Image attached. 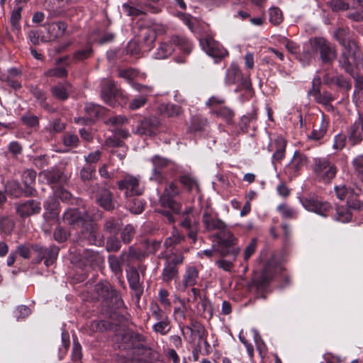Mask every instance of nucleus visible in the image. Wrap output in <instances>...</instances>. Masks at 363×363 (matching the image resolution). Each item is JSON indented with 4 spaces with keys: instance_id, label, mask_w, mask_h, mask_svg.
I'll list each match as a JSON object with an SVG mask.
<instances>
[{
    "instance_id": "62",
    "label": "nucleus",
    "mask_w": 363,
    "mask_h": 363,
    "mask_svg": "<svg viewBox=\"0 0 363 363\" xmlns=\"http://www.w3.org/2000/svg\"><path fill=\"white\" fill-rule=\"evenodd\" d=\"M131 86L133 89L140 93V96H145L147 98H148L153 91V86L135 82H131Z\"/></svg>"
},
{
    "instance_id": "26",
    "label": "nucleus",
    "mask_w": 363,
    "mask_h": 363,
    "mask_svg": "<svg viewBox=\"0 0 363 363\" xmlns=\"http://www.w3.org/2000/svg\"><path fill=\"white\" fill-rule=\"evenodd\" d=\"M126 252H123L119 256L114 255L108 257V262L111 272L116 276L119 277L123 272V266L128 260L125 257Z\"/></svg>"
},
{
    "instance_id": "12",
    "label": "nucleus",
    "mask_w": 363,
    "mask_h": 363,
    "mask_svg": "<svg viewBox=\"0 0 363 363\" xmlns=\"http://www.w3.org/2000/svg\"><path fill=\"white\" fill-rule=\"evenodd\" d=\"M144 337L133 331H127L121 335H116L115 341L118 349L126 350L127 354L135 348L140 341H144Z\"/></svg>"
},
{
    "instance_id": "4",
    "label": "nucleus",
    "mask_w": 363,
    "mask_h": 363,
    "mask_svg": "<svg viewBox=\"0 0 363 363\" xmlns=\"http://www.w3.org/2000/svg\"><path fill=\"white\" fill-rule=\"evenodd\" d=\"M150 162L152 164L150 179L158 184L166 182L169 170L173 172L177 169V165L173 161L158 155L152 157Z\"/></svg>"
},
{
    "instance_id": "1",
    "label": "nucleus",
    "mask_w": 363,
    "mask_h": 363,
    "mask_svg": "<svg viewBox=\"0 0 363 363\" xmlns=\"http://www.w3.org/2000/svg\"><path fill=\"white\" fill-rule=\"evenodd\" d=\"M208 226L211 230H217L216 233L209 236V238L216 244L212 245L213 250H206V256L211 257L213 251H218L220 256H233L235 260L241 250L240 247L236 246L238 239L223 220H216L215 223Z\"/></svg>"
},
{
    "instance_id": "61",
    "label": "nucleus",
    "mask_w": 363,
    "mask_h": 363,
    "mask_svg": "<svg viewBox=\"0 0 363 363\" xmlns=\"http://www.w3.org/2000/svg\"><path fill=\"white\" fill-rule=\"evenodd\" d=\"M111 323L107 320H93L90 324V328L94 332H104L111 328Z\"/></svg>"
},
{
    "instance_id": "34",
    "label": "nucleus",
    "mask_w": 363,
    "mask_h": 363,
    "mask_svg": "<svg viewBox=\"0 0 363 363\" xmlns=\"http://www.w3.org/2000/svg\"><path fill=\"white\" fill-rule=\"evenodd\" d=\"M328 122L325 119L324 116L321 118L319 126L314 125L311 133L308 136L309 139L318 141L323 138L328 130Z\"/></svg>"
},
{
    "instance_id": "47",
    "label": "nucleus",
    "mask_w": 363,
    "mask_h": 363,
    "mask_svg": "<svg viewBox=\"0 0 363 363\" xmlns=\"http://www.w3.org/2000/svg\"><path fill=\"white\" fill-rule=\"evenodd\" d=\"M180 181L189 191H195L196 194L200 193L197 182L191 176L183 175L181 177Z\"/></svg>"
},
{
    "instance_id": "15",
    "label": "nucleus",
    "mask_w": 363,
    "mask_h": 363,
    "mask_svg": "<svg viewBox=\"0 0 363 363\" xmlns=\"http://www.w3.org/2000/svg\"><path fill=\"white\" fill-rule=\"evenodd\" d=\"M179 189L171 182L167 185L163 194L160 197V203L162 206L169 208L174 213H179L180 207L179 203H176L173 198L178 195Z\"/></svg>"
},
{
    "instance_id": "45",
    "label": "nucleus",
    "mask_w": 363,
    "mask_h": 363,
    "mask_svg": "<svg viewBox=\"0 0 363 363\" xmlns=\"http://www.w3.org/2000/svg\"><path fill=\"white\" fill-rule=\"evenodd\" d=\"M121 225L122 223L120 219L110 218L106 220L104 225V230L108 233L116 234L120 230Z\"/></svg>"
},
{
    "instance_id": "52",
    "label": "nucleus",
    "mask_w": 363,
    "mask_h": 363,
    "mask_svg": "<svg viewBox=\"0 0 363 363\" xmlns=\"http://www.w3.org/2000/svg\"><path fill=\"white\" fill-rule=\"evenodd\" d=\"M326 5L333 11L339 12L350 9V5L345 0H329Z\"/></svg>"
},
{
    "instance_id": "3",
    "label": "nucleus",
    "mask_w": 363,
    "mask_h": 363,
    "mask_svg": "<svg viewBox=\"0 0 363 363\" xmlns=\"http://www.w3.org/2000/svg\"><path fill=\"white\" fill-rule=\"evenodd\" d=\"M312 171L316 181L329 184L335 177L337 167L328 157H316L313 161Z\"/></svg>"
},
{
    "instance_id": "2",
    "label": "nucleus",
    "mask_w": 363,
    "mask_h": 363,
    "mask_svg": "<svg viewBox=\"0 0 363 363\" xmlns=\"http://www.w3.org/2000/svg\"><path fill=\"white\" fill-rule=\"evenodd\" d=\"M338 64L347 74H352V71L359 70L363 67V55L357 43H352L342 47Z\"/></svg>"
},
{
    "instance_id": "53",
    "label": "nucleus",
    "mask_w": 363,
    "mask_h": 363,
    "mask_svg": "<svg viewBox=\"0 0 363 363\" xmlns=\"http://www.w3.org/2000/svg\"><path fill=\"white\" fill-rule=\"evenodd\" d=\"M355 175L363 183V155H357L352 161Z\"/></svg>"
},
{
    "instance_id": "20",
    "label": "nucleus",
    "mask_w": 363,
    "mask_h": 363,
    "mask_svg": "<svg viewBox=\"0 0 363 363\" xmlns=\"http://www.w3.org/2000/svg\"><path fill=\"white\" fill-rule=\"evenodd\" d=\"M44 28L47 34L43 37L42 42H48L62 36L67 29V24L63 21L52 22L45 25Z\"/></svg>"
},
{
    "instance_id": "13",
    "label": "nucleus",
    "mask_w": 363,
    "mask_h": 363,
    "mask_svg": "<svg viewBox=\"0 0 363 363\" xmlns=\"http://www.w3.org/2000/svg\"><path fill=\"white\" fill-rule=\"evenodd\" d=\"M119 189L124 191L126 196H133L143 194L144 188L140 184V178L130 174H125L118 182Z\"/></svg>"
},
{
    "instance_id": "63",
    "label": "nucleus",
    "mask_w": 363,
    "mask_h": 363,
    "mask_svg": "<svg viewBox=\"0 0 363 363\" xmlns=\"http://www.w3.org/2000/svg\"><path fill=\"white\" fill-rule=\"evenodd\" d=\"M147 100L145 96H137L130 101L128 107L130 110L139 109L147 104Z\"/></svg>"
},
{
    "instance_id": "39",
    "label": "nucleus",
    "mask_w": 363,
    "mask_h": 363,
    "mask_svg": "<svg viewBox=\"0 0 363 363\" xmlns=\"http://www.w3.org/2000/svg\"><path fill=\"white\" fill-rule=\"evenodd\" d=\"M30 92L42 107L48 111H52L51 107L46 103L47 96L44 91L38 87L33 86L30 89Z\"/></svg>"
},
{
    "instance_id": "38",
    "label": "nucleus",
    "mask_w": 363,
    "mask_h": 363,
    "mask_svg": "<svg viewBox=\"0 0 363 363\" xmlns=\"http://www.w3.org/2000/svg\"><path fill=\"white\" fill-rule=\"evenodd\" d=\"M140 35L143 43V46L147 50H150L152 48V43L156 39V34L155 31L150 28H144L141 30Z\"/></svg>"
},
{
    "instance_id": "33",
    "label": "nucleus",
    "mask_w": 363,
    "mask_h": 363,
    "mask_svg": "<svg viewBox=\"0 0 363 363\" xmlns=\"http://www.w3.org/2000/svg\"><path fill=\"white\" fill-rule=\"evenodd\" d=\"M98 203L105 210L110 211L114 208L112 194L107 189H103L97 195Z\"/></svg>"
},
{
    "instance_id": "28",
    "label": "nucleus",
    "mask_w": 363,
    "mask_h": 363,
    "mask_svg": "<svg viewBox=\"0 0 363 363\" xmlns=\"http://www.w3.org/2000/svg\"><path fill=\"white\" fill-rule=\"evenodd\" d=\"M122 9L128 16H138L141 14L145 13L146 11L151 12L152 13H157L161 11L158 6H153L150 4L146 5L145 11L135 7L130 3H124L122 6Z\"/></svg>"
},
{
    "instance_id": "32",
    "label": "nucleus",
    "mask_w": 363,
    "mask_h": 363,
    "mask_svg": "<svg viewBox=\"0 0 363 363\" xmlns=\"http://www.w3.org/2000/svg\"><path fill=\"white\" fill-rule=\"evenodd\" d=\"M308 95L313 96L315 101L323 105H327L333 100L330 93L328 91L321 92L319 89H315V83L313 82L312 87L308 91Z\"/></svg>"
},
{
    "instance_id": "31",
    "label": "nucleus",
    "mask_w": 363,
    "mask_h": 363,
    "mask_svg": "<svg viewBox=\"0 0 363 363\" xmlns=\"http://www.w3.org/2000/svg\"><path fill=\"white\" fill-rule=\"evenodd\" d=\"M52 94L57 99L65 101L68 99L71 84L67 82L59 83L50 89Z\"/></svg>"
},
{
    "instance_id": "22",
    "label": "nucleus",
    "mask_w": 363,
    "mask_h": 363,
    "mask_svg": "<svg viewBox=\"0 0 363 363\" xmlns=\"http://www.w3.org/2000/svg\"><path fill=\"white\" fill-rule=\"evenodd\" d=\"M117 94L118 89L114 82L111 79H104L101 88V96L103 101L106 104L113 106Z\"/></svg>"
},
{
    "instance_id": "41",
    "label": "nucleus",
    "mask_w": 363,
    "mask_h": 363,
    "mask_svg": "<svg viewBox=\"0 0 363 363\" xmlns=\"http://www.w3.org/2000/svg\"><path fill=\"white\" fill-rule=\"evenodd\" d=\"M147 257V253L145 251L135 247L133 246H130L128 248V252H126V259L129 262H132L133 260H138L140 261L143 259H145Z\"/></svg>"
},
{
    "instance_id": "60",
    "label": "nucleus",
    "mask_w": 363,
    "mask_h": 363,
    "mask_svg": "<svg viewBox=\"0 0 363 363\" xmlns=\"http://www.w3.org/2000/svg\"><path fill=\"white\" fill-rule=\"evenodd\" d=\"M138 74V71L133 68L123 69L118 72V76L127 80L130 85L131 82H134L133 79L137 78Z\"/></svg>"
},
{
    "instance_id": "42",
    "label": "nucleus",
    "mask_w": 363,
    "mask_h": 363,
    "mask_svg": "<svg viewBox=\"0 0 363 363\" xmlns=\"http://www.w3.org/2000/svg\"><path fill=\"white\" fill-rule=\"evenodd\" d=\"M216 220H221L218 218V213L213 209L208 201H206V230H211L208 226L215 223Z\"/></svg>"
},
{
    "instance_id": "44",
    "label": "nucleus",
    "mask_w": 363,
    "mask_h": 363,
    "mask_svg": "<svg viewBox=\"0 0 363 363\" xmlns=\"http://www.w3.org/2000/svg\"><path fill=\"white\" fill-rule=\"evenodd\" d=\"M21 8L18 7L11 12L10 21L13 33L18 36L21 33V26L19 21L21 18Z\"/></svg>"
},
{
    "instance_id": "21",
    "label": "nucleus",
    "mask_w": 363,
    "mask_h": 363,
    "mask_svg": "<svg viewBox=\"0 0 363 363\" xmlns=\"http://www.w3.org/2000/svg\"><path fill=\"white\" fill-rule=\"evenodd\" d=\"M16 213L21 218L29 217L40 213L41 205L35 200H28L16 205Z\"/></svg>"
},
{
    "instance_id": "56",
    "label": "nucleus",
    "mask_w": 363,
    "mask_h": 363,
    "mask_svg": "<svg viewBox=\"0 0 363 363\" xmlns=\"http://www.w3.org/2000/svg\"><path fill=\"white\" fill-rule=\"evenodd\" d=\"M27 36L33 45H38L40 41L42 42V38L45 37V35L43 34L42 28H33L28 32Z\"/></svg>"
},
{
    "instance_id": "37",
    "label": "nucleus",
    "mask_w": 363,
    "mask_h": 363,
    "mask_svg": "<svg viewBox=\"0 0 363 363\" xmlns=\"http://www.w3.org/2000/svg\"><path fill=\"white\" fill-rule=\"evenodd\" d=\"M184 239V236L181 235L179 231L174 228L172 235L165 240L164 245L166 249L171 252L174 246L180 243Z\"/></svg>"
},
{
    "instance_id": "51",
    "label": "nucleus",
    "mask_w": 363,
    "mask_h": 363,
    "mask_svg": "<svg viewBox=\"0 0 363 363\" xmlns=\"http://www.w3.org/2000/svg\"><path fill=\"white\" fill-rule=\"evenodd\" d=\"M276 150L273 154L272 159L277 161H281L285 154L286 142L283 138H279L274 141Z\"/></svg>"
},
{
    "instance_id": "24",
    "label": "nucleus",
    "mask_w": 363,
    "mask_h": 363,
    "mask_svg": "<svg viewBox=\"0 0 363 363\" xmlns=\"http://www.w3.org/2000/svg\"><path fill=\"white\" fill-rule=\"evenodd\" d=\"M72 0H47L45 6L52 16H60L66 13Z\"/></svg>"
},
{
    "instance_id": "36",
    "label": "nucleus",
    "mask_w": 363,
    "mask_h": 363,
    "mask_svg": "<svg viewBox=\"0 0 363 363\" xmlns=\"http://www.w3.org/2000/svg\"><path fill=\"white\" fill-rule=\"evenodd\" d=\"M199 277V271L195 267H189L186 269L184 275L183 284L186 286H194L196 283Z\"/></svg>"
},
{
    "instance_id": "9",
    "label": "nucleus",
    "mask_w": 363,
    "mask_h": 363,
    "mask_svg": "<svg viewBox=\"0 0 363 363\" xmlns=\"http://www.w3.org/2000/svg\"><path fill=\"white\" fill-rule=\"evenodd\" d=\"M239 82H240V85L235 89V92L239 91L240 86H242L247 91H251V82L247 79H243L242 74L238 65L232 63L226 70L225 82L228 85H232Z\"/></svg>"
},
{
    "instance_id": "23",
    "label": "nucleus",
    "mask_w": 363,
    "mask_h": 363,
    "mask_svg": "<svg viewBox=\"0 0 363 363\" xmlns=\"http://www.w3.org/2000/svg\"><path fill=\"white\" fill-rule=\"evenodd\" d=\"M79 261L85 266L99 267L104 262V257L99 252L91 250H84L79 252Z\"/></svg>"
},
{
    "instance_id": "55",
    "label": "nucleus",
    "mask_w": 363,
    "mask_h": 363,
    "mask_svg": "<svg viewBox=\"0 0 363 363\" xmlns=\"http://www.w3.org/2000/svg\"><path fill=\"white\" fill-rule=\"evenodd\" d=\"M277 210L284 218L295 219L297 218L298 212L285 203L278 206Z\"/></svg>"
},
{
    "instance_id": "50",
    "label": "nucleus",
    "mask_w": 363,
    "mask_h": 363,
    "mask_svg": "<svg viewBox=\"0 0 363 363\" xmlns=\"http://www.w3.org/2000/svg\"><path fill=\"white\" fill-rule=\"evenodd\" d=\"M164 258L165 263L176 267L184 261V257L182 254L174 253L172 251L169 252L167 250H166Z\"/></svg>"
},
{
    "instance_id": "27",
    "label": "nucleus",
    "mask_w": 363,
    "mask_h": 363,
    "mask_svg": "<svg viewBox=\"0 0 363 363\" xmlns=\"http://www.w3.org/2000/svg\"><path fill=\"white\" fill-rule=\"evenodd\" d=\"M353 33L348 27L338 28L334 30L333 36L342 47L357 43L353 38Z\"/></svg>"
},
{
    "instance_id": "40",
    "label": "nucleus",
    "mask_w": 363,
    "mask_h": 363,
    "mask_svg": "<svg viewBox=\"0 0 363 363\" xmlns=\"http://www.w3.org/2000/svg\"><path fill=\"white\" fill-rule=\"evenodd\" d=\"M62 175V172L57 169H51L43 170L40 172V177H43L48 183H57Z\"/></svg>"
},
{
    "instance_id": "35",
    "label": "nucleus",
    "mask_w": 363,
    "mask_h": 363,
    "mask_svg": "<svg viewBox=\"0 0 363 363\" xmlns=\"http://www.w3.org/2000/svg\"><path fill=\"white\" fill-rule=\"evenodd\" d=\"M210 111L211 113L220 117L229 124L233 122L235 113L232 109L227 106H219L218 108H213Z\"/></svg>"
},
{
    "instance_id": "17",
    "label": "nucleus",
    "mask_w": 363,
    "mask_h": 363,
    "mask_svg": "<svg viewBox=\"0 0 363 363\" xmlns=\"http://www.w3.org/2000/svg\"><path fill=\"white\" fill-rule=\"evenodd\" d=\"M206 54L213 60L214 63H218L228 52L218 42L206 35Z\"/></svg>"
},
{
    "instance_id": "6",
    "label": "nucleus",
    "mask_w": 363,
    "mask_h": 363,
    "mask_svg": "<svg viewBox=\"0 0 363 363\" xmlns=\"http://www.w3.org/2000/svg\"><path fill=\"white\" fill-rule=\"evenodd\" d=\"M312 48L313 52L320 54V58L323 64H331L337 57L335 46L323 38H315Z\"/></svg>"
},
{
    "instance_id": "29",
    "label": "nucleus",
    "mask_w": 363,
    "mask_h": 363,
    "mask_svg": "<svg viewBox=\"0 0 363 363\" xmlns=\"http://www.w3.org/2000/svg\"><path fill=\"white\" fill-rule=\"evenodd\" d=\"M127 279L129 286L138 296L143 292V287L140 281V275L135 268H130L127 272Z\"/></svg>"
},
{
    "instance_id": "43",
    "label": "nucleus",
    "mask_w": 363,
    "mask_h": 363,
    "mask_svg": "<svg viewBox=\"0 0 363 363\" xmlns=\"http://www.w3.org/2000/svg\"><path fill=\"white\" fill-rule=\"evenodd\" d=\"M23 181L25 186L26 187V193L31 194L33 190V184H34L36 178V173L32 169L26 170L22 175Z\"/></svg>"
},
{
    "instance_id": "59",
    "label": "nucleus",
    "mask_w": 363,
    "mask_h": 363,
    "mask_svg": "<svg viewBox=\"0 0 363 363\" xmlns=\"http://www.w3.org/2000/svg\"><path fill=\"white\" fill-rule=\"evenodd\" d=\"M336 219L342 223L352 220V213L347 208L340 206L336 208Z\"/></svg>"
},
{
    "instance_id": "5",
    "label": "nucleus",
    "mask_w": 363,
    "mask_h": 363,
    "mask_svg": "<svg viewBox=\"0 0 363 363\" xmlns=\"http://www.w3.org/2000/svg\"><path fill=\"white\" fill-rule=\"evenodd\" d=\"M174 45L178 46L184 53L191 51V44L187 38L183 36H172L169 43H162L154 54L155 59L162 60L169 57L174 50Z\"/></svg>"
},
{
    "instance_id": "18",
    "label": "nucleus",
    "mask_w": 363,
    "mask_h": 363,
    "mask_svg": "<svg viewBox=\"0 0 363 363\" xmlns=\"http://www.w3.org/2000/svg\"><path fill=\"white\" fill-rule=\"evenodd\" d=\"M144 341H140L128 354V358L131 361L147 362L152 358V350L145 346Z\"/></svg>"
},
{
    "instance_id": "8",
    "label": "nucleus",
    "mask_w": 363,
    "mask_h": 363,
    "mask_svg": "<svg viewBox=\"0 0 363 363\" xmlns=\"http://www.w3.org/2000/svg\"><path fill=\"white\" fill-rule=\"evenodd\" d=\"M79 239L81 242L86 241L96 246H101L104 242L103 236L99 233L96 224L94 223L91 219L82 227Z\"/></svg>"
},
{
    "instance_id": "48",
    "label": "nucleus",
    "mask_w": 363,
    "mask_h": 363,
    "mask_svg": "<svg viewBox=\"0 0 363 363\" xmlns=\"http://www.w3.org/2000/svg\"><path fill=\"white\" fill-rule=\"evenodd\" d=\"M178 274V269L176 267H172L169 264L164 263L162 273V279L165 282H169L175 279Z\"/></svg>"
},
{
    "instance_id": "14",
    "label": "nucleus",
    "mask_w": 363,
    "mask_h": 363,
    "mask_svg": "<svg viewBox=\"0 0 363 363\" xmlns=\"http://www.w3.org/2000/svg\"><path fill=\"white\" fill-rule=\"evenodd\" d=\"M90 219L91 216L86 211H81L78 208H70L63 215L64 223L75 228H82Z\"/></svg>"
},
{
    "instance_id": "64",
    "label": "nucleus",
    "mask_w": 363,
    "mask_h": 363,
    "mask_svg": "<svg viewBox=\"0 0 363 363\" xmlns=\"http://www.w3.org/2000/svg\"><path fill=\"white\" fill-rule=\"evenodd\" d=\"M14 226L13 220L9 218H2L0 220V230L6 235L11 233Z\"/></svg>"
},
{
    "instance_id": "57",
    "label": "nucleus",
    "mask_w": 363,
    "mask_h": 363,
    "mask_svg": "<svg viewBox=\"0 0 363 363\" xmlns=\"http://www.w3.org/2000/svg\"><path fill=\"white\" fill-rule=\"evenodd\" d=\"M145 207V203L142 199H133L128 203V208L130 211L134 214L141 213Z\"/></svg>"
},
{
    "instance_id": "46",
    "label": "nucleus",
    "mask_w": 363,
    "mask_h": 363,
    "mask_svg": "<svg viewBox=\"0 0 363 363\" xmlns=\"http://www.w3.org/2000/svg\"><path fill=\"white\" fill-rule=\"evenodd\" d=\"M171 329L170 320L166 318L157 321L152 326V330L155 333H159L162 335H167Z\"/></svg>"
},
{
    "instance_id": "7",
    "label": "nucleus",
    "mask_w": 363,
    "mask_h": 363,
    "mask_svg": "<svg viewBox=\"0 0 363 363\" xmlns=\"http://www.w3.org/2000/svg\"><path fill=\"white\" fill-rule=\"evenodd\" d=\"M302 206L308 211L326 217L327 213L332 209V206L327 201H322L315 195H308L299 198Z\"/></svg>"
},
{
    "instance_id": "16",
    "label": "nucleus",
    "mask_w": 363,
    "mask_h": 363,
    "mask_svg": "<svg viewBox=\"0 0 363 363\" xmlns=\"http://www.w3.org/2000/svg\"><path fill=\"white\" fill-rule=\"evenodd\" d=\"M32 250L37 255L38 262L44 259V264L47 267L52 265L55 262L59 252V247L55 245L44 247L39 245H35L32 246Z\"/></svg>"
},
{
    "instance_id": "10",
    "label": "nucleus",
    "mask_w": 363,
    "mask_h": 363,
    "mask_svg": "<svg viewBox=\"0 0 363 363\" xmlns=\"http://www.w3.org/2000/svg\"><path fill=\"white\" fill-rule=\"evenodd\" d=\"M95 291L99 297L104 300L115 302L116 307L120 308L123 305V300L117 291L113 289L111 284L106 281H100L95 286Z\"/></svg>"
},
{
    "instance_id": "54",
    "label": "nucleus",
    "mask_w": 363,
    "mask_h": 363,
    "mask_svg": "<svg viewBox=\"0 0 363 363\" xmlns=\"http://www.w3.org/2000/svg\"><path fill=\"white\" fill-rule=\"evenodd\" d=\"M84 110L89 117V119L91 121L99 117L104 112V108L101 106L92 104H86Z\"/></svg>"
},
{
    "instance_id": "19",
    "label": "nucleus",
    "mask_w": 363,
    "mask_h": 363,
    "mask_svg": "<svg viewBox=\"0 0 363 363\" xmlns=\"http://www.w3.org/2000/svg\"><path fill=\"white\" fill-rule=\"evenodd\" d=\"M348 138L352 145L363 140V113H358V118L348 128Z\"/></svg>"
},
{
    "instance_id": "30",
    "label": "nucleus",
    "mask_w": 363,
    "mask_h": 363,
    "mask_svg": "<svg viewBox=\"0 0 363 363\" xmlns=\"http://www.w3.org/2000/svg\"><path fill=\"white\" fill-rule=\"evenodd\" d=\"M307 157L305 155L296 151L291 163L287 167L290 174L296 176L299 169L307 163Z\"/></svg>"
},
{
    "instance_id": "58",
    "label": "nucleus",
    "mask_w": 363,
    "mask_h": 363,
    "mask_svg": "<svg viewBox=\"0 0 363 363\" xmlns=\"http://www.w3.org/2000/svg\"><path fill=\"white\" fill-rule=\"evenodd\" d=\"M282 229L284 231V235L282 237L283 247L285 250H288L293 245L291 231L288 224H283Z\"/></svg>"
},
{
    "instance_id": "11",
    "label": "nucleus",
    "mask_w": 363,
    "mask_h": 363,
    "mask_svg": "<svg viewBox=\"0 0 363 363\" xmlns=\"http://www.w3.org/2000/svg\"><path fill=\"white\" fill-rule=\"evenodd\" d=\"M278 267L272 261L265 263L262 272L252 281V285L257 289L263 290L267 288L273 279Z\"/></svg>"
},
{
    "instance_id": "49",
    "label": "nucleus",
    "mask_w": 363,
    "mask_h": 363,
    "mask_svg": "<svg viewBox=\"0 0 363 363\" xmlns=\"http://www.w3.org/2000/svg\"><path fill=\"white\" fill-rule=\"evenodd\" d=\"M135 235V228L132 224L126 225L121 232V238L124 244L130 243Z\"/></svg>"
},
{
    "instance_id": "25",
    "label": "nucleus",
    "mask_w": 363,
    "mask_h": 363,
    "mask_svg": "<svg viewBox=\"0 0 363 363\" xmlns=\"http://www.w3.org/2000/svg\"><path fill=\"white\" fill-rule=\"evenodd\" d=\"M159 121L156 118H146L138 125L135 133L139 135H152L155 133Z\"/></svg>"
}]
</instances>
